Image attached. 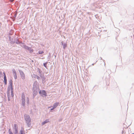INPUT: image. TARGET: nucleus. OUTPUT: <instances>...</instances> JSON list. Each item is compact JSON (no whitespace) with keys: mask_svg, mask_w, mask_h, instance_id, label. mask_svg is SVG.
I'll return each instance as SVG.
<instances>
[{"mask_svg":"<svg viewBox=\"0 0 134 134\" xmlns=\"http://www.w3.org/2000/svg\"><path fill=\"white\" fill-rule=\"evenodd\" d=\"M31 47H29V48H28V50H28V51H29V49H30V48Z\"/></svg>","mask_w":134,"mask_h":134,"instance_id":"58836bf2","label":"nucleus"},{"mask_svg":"<svg viewBox=\"0 0 134 134\" xmlns=\"http://www.w3.org/2000/svg\"><path fill=\"white\" fill-rule=\"evenodd\" d=\"M44 53V52L43 51H39L38 52V53L39 54H41L43 53Z\"/></svg>","mask_w":134,"mask_h":134,"instance_id":"b1692460","label":"nucleus"},{"mask_svg":"<svg viewBox=\"0 0 134 134\" xmlns=\"http://www.w3.org/2000/svg\"><path fill=\"white\" fill-rule=\"evenodd\" d=\"M39 93L40 95L43 97H46L47 96L46 92L44 90H40Z\"/></svg>","mask_w":134,"mask_h":134,"instance_id":"20e7f679","label":"nucleus"},{"mask_svg":"<svg viewBox=\"0 0 134 134\" xmlns=\"http://www.w3.org/2000/svg\"><path fill=\"white\" fill-rule=\"evenodd\" d=\"M19 71L20 73L21 78L23 80H24L25 79V75L24 73L21 70H19Z\"/></svg>","mask_w":134,"mask_h":134,"instance_id":"0eeeda50","label":"nucleus"},{"mask_svg":"<svg viewBox=\"0 0 134 134\" xmlns=\"http://www.w3.org/2000/svg\"><path fill=\"white\" fill-rule=\"evenodd\" d=\"M26 100H29V98L28 97L27 98V99H26Z\"/></svg>","mask_w":134,"mask_h":134,"instance_id":"ea45409f","label":"nucleus"},{"mask_svg":"<svg viewBox=\"0 0 134 134\" xmlns=\"http://www.w3.org/2000/svg\"><path fill=\"white\" fill-rule=\"evenodd\" d=\"M7 97H8V101H10V95H9V96H7Z\"/></svg>","mask_w":134,"mask_h":134,"instance_id":"c85d7f7f","label":"nucleus"},{"mask_svg":"<svg viewBox=\"0 0 134 134\" xmlns=\"http://www.w3.org/2000/svg\"><path fill=\"white\" fill-rule=\"evenodd\" d=\"M47 62H46V63H43V65L47 69Z\"/></svg>","mask_w":134,"mask_h":134,"instance_id":"393cba45","label":"nucleus"},{"mask_svg":"<svg viewBox=\"0 0 134 134\" xmlns=\"http://www.w3.org/2000/svg\"><path fill=\"white\" fill-rule=\"evenodd\" d=\"M39 72L40 73V76L41 77L42 76V75H43L41 73L40 71H39Z\"/></svg>","mask_w":134,"mask_h":134,"instance_id":"c756f323","label":"nucleus"},{"mask_svg":"<svg viewBox=\"0 0 134 134\" xmlns=\"http://www.w3.org/2000/svg\"><path fill=\"white\" fill-rule=\"evenodd\" d=\"M10 132H12V131H11V129H9V131H8V132L9 134L10 133Z\"/></svg>","mask_w":134,"mask_h":134,"instance_id":"7c9ffc66","label":"nucleus"},{"mask_svg":"<svg viewBox=\"0 0 134 134\" xmlns=\"http://www.w3.org/2000/svg\"><path fill=\"white\" fill-rule=\"evenodd\" d=\"M62 45L63 46V48L65 49L67 46V45L66 43H63V42H61Z\"/></svg>","mask_w":134,"mask_h":134,"instance_id":"9b49d317","label":"nucleus"},{"mask_svg":"<svg viewBox=\"0 0 134 134\" xmlns=\"http://www.w3.org/2000/svg\"><path fill=\"white\" fill-rule=\"evenodd\" d=\"M14 78L15 79H16L17 78V74H14Z\"/></svg>","mask_w":134,"mask_h":134,"instance_id":"cd10ccee","label":"nucleus"},{"mask_svg":"<svg viewBox=\"0 0 134 134\" xmlns=\"http://www.w3.org/2000/svg\"><path fill=\"white\" fill-rule=\"evenodd\" d=\"M14 130H18V125L17 124H14Z\"/></svg>","mask_w":134,"mask_h":134,"instance_id":"dca6fc26","label":"nucleus"},{"mask_svg":"<svg viewBox=\"0 0 134 134\" xmlns=\"http://www.w3.org/2000/svg\"><path fill=\"white\" fill-rule=\"evenodd\" d=\"M54 109H55L54 107H53L51 109V110H54Z\"/></svg>","mask_w":134,"mask_h":134,"instance_id":"c9c22d12","label":"nucleus"},{"mask_svg":"<svg viewBox=\"0 0 134 134\" xmlns=\"http://www.w3.org/2000/svg\"><path fill=\"white\" fill-rule=\"evenodd\" d=\"M20 46H21L23 47L25 49L27 50H28V48H29V47H30L27 46H26L25 45H23V47L22 46H21L20 44Z\"/></svg>","mask_w":134,"mask_h":134,"instance_id":"2eb2a0df","label":"nucleus"},{"mask_svg":"<svg viewBox=\"0 0 134 134\" xmlns=\"http://www.w3.org/2000/svg\"><path fill=\"white\" fill-rule=\"evenodd\" d=\"M9 134H13V133L12 132H10V133H9Z\"/></svg>","mask_w":134,"mask_h":134,"instance_id":"79ce46f5","label":"nucleus"},{"mask_svg":"<svg viewBox=\"0 0 134 134\" xmlns=\"http://www.w3.org/2000/svg\"><path fill=\"white\" fill-rule=\"evenodd\" d=\"M14 134H18V130H14Z\"/></svg>","mask_w":134,"mask_h":134,"instance_id":"bb28decb","label":"nucleus"},{"mask_svg":"<svg viewBox=\"0 0 134 134\" xmlns=\"http://www.w3.org/2000/svg\"><path fill=\"white\" fill-rule=\"evenodd\" d=\"M99 4V3H94L92 4L91 5V7L93 9L95 8H100Z\"/></svg>","mask_w":134,"mask_h":134,"instance_id":"423d86ee","label":"nucleus"},{"mask_svg":"<svg viewBox=\"0 0 134 134\" xmlns=\"http://www.w3.org/2000/svg\"><path fill=\"white\" fill-rule=\"evenodd\" d=\"M19 134H26L24 132L23 128H21V129L19 132Z\"/></svg>","mask_w":134,"mask_h":134,"instance_id":"f8f14e48","label":"nucleus"},{"mask_svg":"<svg viewBox=\"0 0 134 134\" xmlns=\"http://www.w3.org/2000/svg\"><path fill=\"white\" fill-rule=\"evenodd\" d=\"M50 54H49V55L48 57L47 58L48 59H50Z\"/></svg>","mask_w":134,"mask_h":134,"instance_id":"2f4dec72","label":"nucleus"},{"mask_svg":"<svg viewBox=\"0 0 134 134\" xmlns=\"http://www.w3.org/2000/svg\"><path fill=\"white\" fill-rule=\"evenodd\" d=\"M22 105L24 107L25 106V97L24 93H23L22 94L21 97Z\"/></svg>","mask_w":134,"mask_h":134,"instance_id":"7ed1b4c3","label":"nucleus"},{"mask_svg":"<svg viewBox=\"0 0 134 134\" xmlns=\"http://www.w3.org/2000/svg\"><path fill=\"white\" fill-rule=\"evenodd\" d=\"M14 40L15 41V43L17 44H25L24 43L20 41L19 40L18 37L14 39Z\"/></svg>","mask_w":134,"mask_h":134,"instance_id":"6e6552de","label":"nucleus"},{"mask_svg":"<svg viewBox=\"0 0 134 134\" xmlns=\"http://www.w3.org/2000/svg\"><path fill=\"white\" fill-rule=\"evenodd\" d=\"M29 51L30 53H32V52H33L34 50L33 49H32L31 47L30 49H29Z\"/></svg>","mask_w":134,"mask_h":134,"instance_id":"5701e85b","label":"nucleus"},{"mask_svg":"<svg viewBox=\"0 0 134 134\" xmlns=\"http://www.w3.org/2000/svg\"><path fill=\"white\" fill-rule=\"evenodd\" d=\"M11 93L12 97H13L14 96L13 90L11 91Z\"/></svg>","mask_w":134,"mask_h":134,"instance_id":"6ab92c4d","label":"nucleus"},{"mask_svg":"<svg viewBox=\"0 0 134 134\" xmlns=\"http://www.w3.org/2000/svg\"><path fill=\"white\" fill-rule=\"evenodd\" d=\"M3 75H4V81H7V77H6L5 72H3Z\"/></svg>","mask_w":134,"mask_h":134,"instance_id":"4468645a","label":"nucleus"},{"mask_svg":"<svg viewBox=\"0 0 134 134\" xmlns=\"http://www.w3.org/2000/svg\"><path fill=\"white\" fill-rule=\"evenodd\" d=\"M10 1L11 2H13L14 0H10Z\"/></svg>","mask_w":134,"mask_h":134,"instance_id":"a19ab883","label":"nucleus"},{"mask_svg":"<svg viewBox=\"0 0 134 134\" xmlns=\"http://www.w3.org/2000/svg\"><path fill=\"white\" fill-rule=\"evenodd\" d=\"M41 77L42 78H44V77H45L44 76V75H42V76Z\"/></svg>","mask_w":134,"mask_h":134,"instance_id":"72a5a7b5","label":"nucleus"},{"mask_svg":"<svg viewBox=\"0 0 134 134\" xmlns=\"http://www.w3.org/2000/svg\"><path fill=\"white\" fill-rule=\"evenodd\" d=\"M7 96H9V95H10V90H7Z\"/></svg>","mask_w":134,"mask_h":134,"instance_id":"a878e982","label":"nucleus"},{"mask_svg":"<svg viewBox=\"0 0 134 134\" xmlns=\"http://www.w3.org/2000/svg\"><path fill=\"white\" fill-rule=\"evenodd\" d=\"M8 38L9 41H10V43L12 44H13L15 43V41H14L13 38H12L10 36H8Z\"/></svg>","mask_w":134,"mask_h":134,"instance_id":"1a4fd4ad","label":"nucleus"},{"mask_svg":"<svg viewBox=\"0 0 134 134\" xmlns=\"http://www.w3.org/2000/svg\"><path fill=\"white\" fill-rule=\"evenodd\" d=\"M100 58H101V59H102V58H101V57H100Z\"/></svg>","mask_w":134,"mask_h":134,"instance_id":"37998d69","label":"nucleus"},{"mask_svg":"<svg viewBox=\"0 0 134 134\" xmlns=\"http://www.w3.org/2000/svg\"><path fill=\"white\" fill-rule=\"evenodd\" d=\"M12 71L13 75L16 74V72L14 69H12Z\"/></svg>","mask_w":134,"mask_h":134,"instance_id":"412c9836","label":"nucleus"},{"mask_svg":"<svg viewBox=\"0 0 134 134\" xmlns=\"http://www.w3.org/2000/svg\"><path fill=\"white\" fill-rule=\"evenodd\" d=\"M9 85L8 86L7 90H11V91L13 90V81L12 80L10 79L9 81Z\"/></svg>","mask_w":134,"mask_h":134,"instance_id":"39448f33","label":"nucleus"},{"mask_svg":"<svg viewBox=\"0 0 134 134\" xmlns=\"http://www.w3.org/2000/svg\"><path fill=\"white\" fill-rule=\"evenodd\" d=\"M132 134H134V133H132Z\"/></svg>","mask_w":134,"mask_h":134,"instance_id":"a18cd8bd","label":"nucleus"},{"mask_svg":"<svg viewBox=\"0 0 134 134\" xmlns=\"http://www.w3.org/2000/svg\"><path fill=\"white\" fill-rule=\"evenodd\" d=\"M16 12L15 13V14H14V16H13V17L15 18L14 19H13V21H14L15 20V19L16 18V15H17V12L16 11Z\"/></svg>","mask_w":134,"mask_h":134,"instance_id":"f3484780","label":"nucleus"},{"mask_svg":"<svg viewBox=\"0 0 134 134\" xmlns=\"http://www.w3.org/2000/svg\"><path fill=\"white\" fill-rule=\"evenodd\" d=\"M59 103V102H57L54 103L53 105V107L55 108L57 107Z\"/></svg>","mask_w":134,"mask_h":134,"instance_id":"ddd939ff","label":"nucleus"},{"mask_svg":"<svg viewBox=\"0 0 134 134\" xmlns=\"http://www.w3.org/2000/svg\"><path fill=\"white\" fill-rule=\"evenodd\" d=\"M27 104H29V100H27Z\"/></svg>","mask_w":134,"mask_h":134,"instance_id":"e433bc0d","label":"nucleus"},{"mask_svg":"<svg viewBox=\"0 0 134 134\" xmlns=\"http://www.w3.org/2000/svg\"><path fill=\"white\" fill-rule=\"evenodd\" d=\"M49 122V119H47L46 120L42 122L41 125H43Z\"/></svg>","mask_w":134,"mask_h":134,"instance_id":"9d476101","label":"nucleus"},{"mask_svg":"<svg viewBox=\"0 0 134 134\" xmlns=\"http://www.w3.org/2000/svg\"><path fill=\"white\" fill-rule=\"evenodd\" d=\"M2 75H3V73H2V72H1L0 71V76H1Z\"/></svg>","mask_w":134,"mask_h":134,"instance_id":"473e14b6","label":"nucleus"},{"mask_svg":"<svg viewBox=\"0 0 134 134\" xmlns=\"http://www.w3.org/2000/svg\"><path fill=\"white\" fill-rule=\"evenodd\" d=\"M24 116L27 126L30 127L31 122V119L30 116L29 115L25 114L24 115Z\"/></svg>","mask_w":134,"mask_h":134,"instance_id":"f03ea898","label":"nucleus"},{"mask_svg":"<svg viewBox=\"0 0 134 134\" xmlns=\"http://www.w3.org/2000/svg\"><path fill=\"white\" fill-rule=\"evenodd\" d=\"M39 89V85L38 83L36 81L34 82L33 83L32 89L33 98H34L37 94Z\"/></svg>","mask_w":134,"mask_h":134,"instance_id":"f257e3e1","label":"nucleus"},{"mask_svg":"<svg viewBox=\"0 0 134 134\" xmlns=\"http://www.w3.org/2000/svg\"><path fill=\"white\" fill-rule=\"evenodd\" d=\"M97 62V61H96V62H95V63H93V64H92V65H94V64H95L96 63V62Z\"/></svg>","mask_w":134,"mask_h":134,"instance_id":"4c0bfd02","label":"nucleus"},{"mask_svg":"<svg viewBox=\"0 0 134 134\" xmlns=\"http://www.w3.org/2000/svg\"><path fill=\"white\" fill-rule=\"evenodd\" d=\"M4 83L5 85H6L7 84V81H4Z\"/></svg>","mask_w":134,"mask_h":134,"instance_id":"f704fd0d","label":"nucleus"},{"mask_svg":"<svg viewBox=\"0 0 134 134\" xmlns=\"http://www.w3.org/2000/svg\"><path fill=\"white\" fill-rule=\"evenodd\" d=\"M34 76L35 78H37L38 80H39L40 79V77L38 76L37 75H34Z\"/></svg>","mask_w":134,"mask_h":134,"instance_id":"a211bd4d","label":"nucleus"},{"mask_svg":"<svg viewBox=\"0 0 134 134\" xmlns=\"http://www.w3.org/2000/svg\"><path fill=\"white\" fill-rule=\"evenodd\" d=\"M42 82L43 83H44L45 82V80L46 79V78L45 77L44 78H42Z\"/></svg>","mask_w":134,"mask_h":134,"instance_id":"4be33fe9","label":"nucleus"},{"mask_svg":"<svg viewBox=\"0 0 134 134\" xmlns=\"http://www.w3.org/2000/svg\"><path fill=\"white\" fill-rule=\"evenodd\" d=\"M108 76H109V75H108Z\"/></svg>","mask_w":134,"mask_h":134,"instance_id":"c03bdc74","label":"nucleus"},{"mask_svg":"<svg viewBox=\"0 0 134 134\" xmlns=\"http://www.w3.org/2000/svg\"><path fill=\"white\" fill-rule=\"evenodd\" d=\"M12 71L13 75L16 74V72L14 69H12Z\"/></svg>","mask_w":134,"mask_h":134,"instance_id":"aec40b11","label":"nucleus"}]
</instances>
